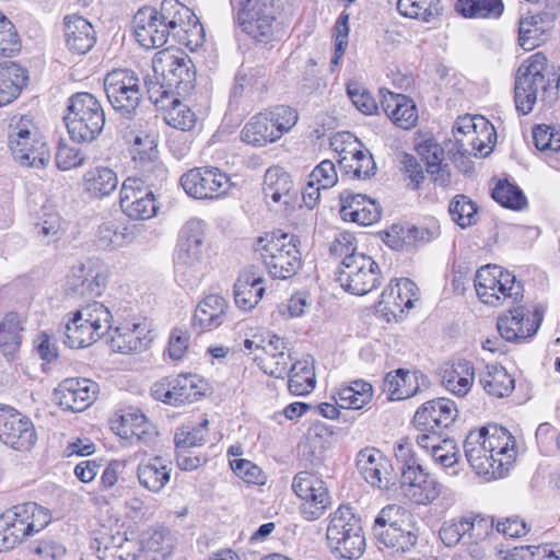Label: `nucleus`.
Masks as SVG:
<instances>
[{
    "instance_id": "14",
    "label": "nucleus",
    "mask_w": 560,
    "mask_h": 560,
    "mask_svg": "<svg viewBox=\"0 0 560 560\" xmlns=\"http://www.w3.org/2000/svg\"><path fill=\"white\" fill-rule=\"evenodd\" d=\"M337 280L346 291L364 295L381 283L380 268L372 257L354 255L340 264Z\"/></svg>"
},
{
    "instance_id": "31",
    "label": "nucleus",
    "mask_w": 560,
    "mask_h": 560,
    "mask_svg": "<svg viewBox=\"0 0 560 560\" xmlns=\"http://www.w3.org/2000/svg\"><path fill=\"white\" fill-rule=\"evenodd\" d=\"M457 413L453 400L433 399L417 409L413 416V425L417 431H428L430 428L446 429L455 421Z\"/></svg>"
},
{
    "instance_id": "41",
    "label": "nucleus",
    "mask_w": 560,
    "mask_h": 560,
    "mask_svg": "<svg viewBox=\"0 0 560 560\" xmlns=\"http://www.w3.org/2000/svg\"><path fill=\"white\" fill-rule=\"evenodd\" d=\"M118 186L117 174L109 167L96 166L85 172L82 187L91 198L102 199L109 196Z\"/></svg>"
},
{
    "instance_id": "49",
    "label": "nucleus",
    "mask_w": 560,
    "mask_h": 560,
    "mask_svg": "<svg viewBox=\"0 0 560 560\" xmlns=\"http://www.w3.org/2000/svg\"><path fill=\"white\" fill-rule=\"evenodd\" d=\"M273 126L267 113H260L244 126L241 131V139L248 144L264 147L279 140Z\"/></svg>"
},
{
    "instance_id": "8",
    "label": "nucleus",
    "mask_w": 560,
    "mask_h": 560,
    "mask_svg": "<svg viewBox=\"0 0 560 560\" xmlns=\"http://www.w3.org/2000/svg\"><path fill=\"white\" fill-rule=\"evenodd\" d=\"M258 250L267 271L273 279H290L302 266L301 252L293 235L271 234L259 238Z\"/></svg>"
},
{
    "instance_id": "55",
    "label": "nucleus",
    "mask_w": 560,
    "mask_h": 560,
    "mask_svg": "<svg viewBox=\"0 0 560 560\" xmlns=\"http://www.w3.org/2000/svg\"><path fill=\"white\" fill-rule=\"evenodd\" d=\"M397 10L404 16L429 23L441 11L439 0H398Z\"/></svg>"
},
{
    "instance_id": "51",
    "label": "nucleus",
    "mask_w": 560,
    "mask_h": 560,
    "mask_svg": "<svg viewBox=\"0 0 560 560\" xmlns=\"http://www.w3.org/2000/svg\"><path fill=\"white\" fill-rule=\"evenodd\" d=\"M410 520L411 514L402 506L388 504L383 508L376 516L373 525V534L377 540H381L385 537V532H395L402 525H408Z\"/></svg>"
},
{
    "instance_id": "45",
    "label": "nucleus",
    "mask_w": 560,
    "mask_h": 560,
    "mask_svg": "<svg viewBox=\"0 0 560 560\" xmlns=\"http://www.w3.org/2000/svg\"><path fill=\"white\" fill-rule=\"evenodd\" d=\"M475 378L474 366L469 361H458L443 370L442 384L456 396H465Z\"/></svg>"
},
{
    "instance_id": "42",
    "label": "nucleus",
    "mask_w": 560,
    "mask_h": 560,
    "mask_svg": "<svg viewBox=\"0 0 560 560\" xmlns=\"http://www.w3.org/2000/svg\"><path fill=\"white\" fill-rule=\"evenodd\" d=\"M24 320L16 312H8L0 320V351L13 360L22 343Z\"/></svg>"
},
{
    "instance_id": "47",
    "label": "nucleus",
    "mask_w": 560,
    "mask_h": 560,
    "mask_svg": "<svg viewBox=\"0 0 560 560\" xmlns=\"http://www.w3.org/2000/svg\"><path fill=\"white\" fill-rule=\"evenodd\" d=\"M288 388L293 395L308 394L315 387L314 359L305 355L291 364L288 372Z\"/></svg>"
},
{
    "instance_id": "10",
    "label": "nucleus",
    "mask_w": 560,
    "mask_h": 560,
    "mask_svg": "<svg viewBox=\"0 0 560 560\" xmlns=\"http://www.w3.org/2000/svg\"><path fill=\"white\" fill-rule=\"evenodd\" d=\"M159 15L179 44L190 49L203 44L205 31L197 15L178 0H163Z\"/></svg>"
},
{
    "instance_id": "29",
    "label": "nucleus",
    "mask_w": 560,
    "mask_h": 560,
    "mask_svg": "<svg viewBox=\"0 0 560 560\" xmlns=\"http://www.w3.org/2000/svg\"><path fill=\"white\" fill-rule=\"evenodd\" d=\"M133 33L137 42L145 49L164 46L171 36L159 11L151 7H144L135 14Z\"/></svg>"
},
{
    "instance_id": "23",
    "label": "nucleus",
    "mask_w": 560,
    "mask_h": 560,
    "mask_svg": "<svg viewBox=\"0 0 560 560\" xmlns=\"http://www.w3.org/2000/svg\"><path fill=\"white\" fill-rule=\"evenodd\" d=\"M151 341L150 326L145 320H126L113 329L108 343L114 352L132 354L147 350Z\"/></svg>"
},
{
    "instance_id": "18",
    "label": "nucleus",
    "mask_w": 560,
    "mask_h": 560,
    "mask_svg": "<svg viewBox=\"0 0 560 560\" xmlns=\"http://www.w3.org/2000/svg\"><path fill=\"white\" fill-rule=\"evenodd\" d=\"M186 194L195 199H218L231 189L230 177L218 167H195L180 177Z\"/></svg>"
},
{
    "instance_id": "32",
    "label": "nucleus",
    "mask_w": 560,
    "mask_h": 560,
    "mask_svg": "<svg viewBox=\"0 0 560 560\" xmlns=\"http://www.w3.org/2000/svg\"><path fill=\"white\" fill-rule=\"evenodd\" d=\"M264 199L269 206L285 208L294 201L296 190L291 175L281 166H270L264 176Z\"/></svg>"
},
{
    "instance_id": "35",
    "label": "nucleus",
    "mask_w": 560,
    "mask_h": 560,
    "mask_svg": "<svg viewBox=\"0 0 560 560\" xmlns=\"http://www.w3.org/2000/svg\"><path fill=\"white\" fill-rule=\"evenodd\" d=\"M438 230L415 226L410 224H393L385 232L384 242L396 250H408L419 244H424L438 236Z\"/></svg>"
},
{
    "instance_id": "60",
    "label": "nucleus",
    "mask_w": 560,
    "mask_h": 560,
    "mask_svg": "<svg viewBox=\"0 0 560 560\" xmlns=\"http://www.w3.org/2000/svg\"><path fill=\"white\" fill-rule=\"evenodd\" d=\"M385 537L378 540L384 546L396 550L397 552L409 551L417 542L418 535L413 532L410 525H402L395 532H385Z\"/></svg>"
},
{
    "instance_id": "37",
    "label": "nucleus",
    "mask_w": 560,
    "mask_h": 560,
    "mask_svg": "<svg viewBox=\"0 0 560 560\" xmlns=\"http://www.w3.org/2000/svg\"><path fill=\"white\" fill-rule=\"evenodd\" d=\"M381 106L387 117L399 128L409 130L418 121V110L412 100L404 94H383Z\"/></svg>"
},
{
    "instance_id": "59",
    "label": "nucleus",
    "mask_w": 560,
    "mask_h": 560,
    "mask_svg": "<svg viewBox=\"0 0 560 560\" xmlns=\"http://www.w3.org/2000/svg\"><path fill=\"white\" fill-rule=\"evenodd\" d=\"M492 198L505 208L522 209L526 205L523 191L508 180H499L492 190Z\"/></svg>"
},
{
    "instance_id": "48",
    "label": "nucleus",
    "mask_w": 560,
    "mask_h": 560,
    "mask_svg": "<svg viewBox=\"0 0 560 560\" xmlns=\"http://www.w3.org/2000/svg\"><path fill=\"white\" fill-rule=\"evenodd\" d=\"M383 388L392 400L410 398L419 389L418 375L415 372L399 369L386 375Z\"/></svg>"
},
{
    "instance_id": "57",
    "label": "nucleus",
    "mask_w": 560,
    "mask_h": 560,
    "mask_svg": "<svg viewBox=\"0 0 560 560\" xmlns=\"http://www.w3.org/2000/svg\"><path fill=\"white\" fill-rule=\"evenodd\" d=\"M452 220L465 229L477 221V206L465 195L455 196L448 207Z\"/></svg>"
},
{
    "instance_id": "56",
    "label": "nucleus",
    "mask_w": 560,
    "mask_h": 560,
    "mask_svg": "<svg viewBox=\"0 0 560 560\" xmlns=\"http://www.w3.org/2000/svg\"><path fill=\"white\" fill-rule=\"evenodd\" d=\"M164 120L167 125L183 130L189 131L195 128L197 124V116L191 108L174 97L170 105L164 109Z\"/></svg>"
},
{
    "instance_id": "61",
    "label": "nucleus",
    "mask_w": 560,
    "mask_h": 560,
    "mask_svg": "<svg viewBox=\"0 0 560 560\" xmlns=\"http://www.w3.org/2000/svg\"><path fill=\"white\" fill-rule=\"evenodd\" d=\"M209 421L203 419L197 428L184 425L178 429L174 436L177 450L200 446L206 442Z\"/></svg>"
},
{
    "instance_id": "25",
    "label": "nucleus",
    "mask_w": 560,
    "mask_h": 560,
    "mask_svg": "<svg viewBox=\"0 0 560 560\" xmlns=\"http://www.w3.org/2000/svg\"><path fill=\"white\" fill-rule=\"evenodd\" d=\"M418 300V288L415 282L409 279L393 281L383 290L376 310L383 316L390 320H399L402 317L405 308L413 307L415 301Z\"/></svg>"
},
{
    "instance_id": "13",
    "label": "nucleus",
    "mask_w": 560,
    "mask_h": 560,
    "mask_svg": "<svg viewBox=\"0 0 560 560\" xmlns=\"http://www.w3.org/2000/svg\"><path fill=\"white\" fill-rule=\"evenodd\" d=\"M493 532V520L480 514H467L443 522L439 535L446 547L478 545Z\"/></svg>"
},
{
    "instance_id": "5",
    "label": "nucleus",
    "mask_w": 560,
    "mask_h": 560,
    "mask_svg": "<svg viewBox=\"0 0 560 560\" xmlns=\"http://www.w3.org/2000/svg\"><path fill=\"white\" fill-rule=\"evenodd\" d=\"M70 137L78 142L96 139L105 125V113L101 102L91 93L79 92L68 102L65 117Z\"/></svg>"
},
{
    "instance_id": "54",
    "label": "nucleus",
    "mask_w": 560,
    "mask_h": 560,
    "mask_svg": "<svg viewBox=\"0 0 560 560\" xmlns=\"http://www.w3.org/2000/svg\"><path fill=\"white\" fill-rule=\"evenodd\" d=\"M501 0H457L456 11L465 18H499L503 12Z\"/></svg>"
},
{
    "instance_id": "33",
    "label": "nucleus",
    "mask_w": 560,
    "mask_h": 560,
    "mask_svg": "<svg viewBox=\"0 0 560 560\" xmlns=\"http://www.w3.org/2000/svg\"><path fill=\"white\" fill-rule=\"evenodd\" d=\"M265 279L255 266L245 268L234 284V300L236 305L244 310H253L265 293Z\"/></svg>"
},
{
    "instance_id": "63",
    "label": "nucleus",
    "mask_w": 560,
    "mask_h": 560,
    "mask_svg": "<svg viewBox=\"0 0 560 560\" xmlns=\"http://www.w3.org/2000/svg\"><path fill=\"white\" fill-rule=\"evenodd\" d=\"M121 428L125 438H136L147 441L152 436L150 424L143 415L128 413L121 417Z\"/></svg>"
},
{
    "instance_id": "9",
    "label": "nucleus",
    "mask_w": 560,
    "mask_h": 560,
    "mask_svg": "<svg viewBox=\"0 0 560 560\" xmlns=\"http://www.w3.org/2000/svg\"><path fill=\"white\" fill-rule=\"evenodd\" d=\"M231 3L237 8L236 20L243 31L257 40L268 42L285 0H231Z\"/></svg>"
},
{
    "instance_id": "1",
    "label": "nucleus",
    "mask_w": 560,
    "mask_h": 560,
    "mask_svg": "<svg viewBox=\"0 0 560 560\" xmlns=\"http://www.w3.org/2000/svg\"><path fill=\"white\" fill-rule=\"evenodd\" d=\"M467 462L479 476L499 479L508 475L516 458V441L503 427L487 425L470 431L464 441Z\"/></svg>"
},
{
    "instance_id": "15",
    "label": "nucleus",
    "mask_w": 560,
    "mask_h": 560,
    "mask_svg": "<svg viewBox=\"0 0 560 560\" xmlns=\"http://www.w3.org/2000/svg\"><path fill=\"white\" fill-rule=\"evenodd\" d=\"M152 179L129 176L120 188V208L132 220H149L156 215L159 206L151 190Z\"/></svg>"
},
{
    "instance_id": "24",
    "label": "nucleus",
    "mask_w": 560,
    "mask_h": 560,
    "mask_svg": "<svg viewBox=\"0 0 560 560\" xmlns=\"http://www.w3.org/2000/svg\"><path fill=\"white\" fill-rule=\"evenodd\" d=\"M357 468L362 478L374 488L387 490L395 485L389 459L375 447H365L358 453Z\"/></svg>"
},
{
    "instance_id": "17",
    "label": "nucleus",
    "mask_w": 560,
    "mask_h": 560,
    "mask_svg": "<svg viewBox=\"0 0 560 560\" xmlns=\"http://www.w3.org/2000/svg\"><path fill=\"white\" fill-rule=\"evenodd\" d=\"M205 394V384L196 374H179L162 378L151 387L154 399L171 406L197 401Z\"/></svg>"
},
{
    "instance_id": "64",
    "label": "nucleus",
    "mask_w": 560,
    "mask_h": 560,
    "mask_svg": "<svg viewBox=\"0 0 560 560\" xmlns=\"http://www.w3.org/2000/svg\"><path fill=\"white\" fill-rule=\"evenodd\" d=\"M533 140L540 151L558 152L560 150V131L547 125L533 128Z\"/></svg>"
},
{
    "instance_id": "43",
    "label": "nucleus",
    "mask_w": 560,
    "mask_h": 560,
    "mask_svg": "<svg viewBox=\"0 0 560 560\" xmlns=\"http://www.w3.org/2000/svg\"><path fill=\"white\" fill-rule=\"evenodd\" d=\"M228 303L218 294L206 296L197 306L194 314V326L200 329L219 327L225 317Z\"/></svg>"
},
{
    "instance_id": "19",
    "label": "nucleus",
    "mask_w": 560,
    "mask_h": 560,
    "mask_svg": "<svg viewBox=\"0 0 560 560\" xmlns=\"http://www.w3.org/2000/svg\"><path fill=\"white\" fill-rule=\"evenodd\" d=\"M124 138L130 143V154L135 168L142 177L151 180L156 175L164 174V168L158 159V144L153 136L127 126L122 130Z\"/></svg>"
},
{
    "instance_id": "46",
    "label": "nucleus",
    "mask_w": 560,
    "mask_h": 560,
    "mask_svg": "<svg viewBox=\"0 0 560 560\" xmlns=\"http://www.w3.org/2000/svg\"><path fill=\"white\" fill-rule=\"evenodd\" d=\"M172 468L165 460L155 456L147 463H140L138 466L137 475L139 482L142 487L150 491H161L170 481Z\"/></svg>"
},
{
    "instance_id": "22",
    "label": "nucleus",
    "mask_w": 560,
    "mask_h": 560,
    "mask_svg": "<svg viewBox=\"0 0 560 560\" xmlns=\"http://www.w3.org/2000/svg\"><path fill=\"white\" fill-rule=\"evenodd\" d=\"M0 516L20 541L26 536L40 532L50 522L48 511L34 502L15 505Z\"/></svg>"
},
{
    "instance_id": "16",
    "label": "nucleus",
    "mask_w": 560,
    "mask_h": 560,
    "mask_svg": "<svg viewBox=\"0 0 560 560\" xmlns=\"http://www.w3.org/2000/svg\"><path fill=\"white\" fill-rule=\"evenodd\" d=\"M292 490L302 501L300 511L306 521L318 520L331 504L326 483L307 471L294 476Z\"/></svg>"
},
{
    "instance_id": "6",
    "label": "nucleus",
    "mask_w": 560,
    "mask_h": 560,
    "mask_svg": "<svg viewBox=\"0 0 560 560\" xmlns=\"http://www.w3.org/2000/svg\"><path fill=\"white\" fill-rule=\"evenodd\" d=\"M475 290L479 300L492 307L514 304L523 299L522 283L497 265H486L477 270Z\"/></svg>"
},
{
    "instance_id": "50",
    "label": "nucleus",
    "mask_w": 560,
    "mask_h": 560,
    "mask_svg": "<svg viewBox=\"0 0 560 560\" xmlns=\"http://www.w3.org/2000/svg\"><path fill=\"white\" fill-rule=\"evenodd\" d=\"M480 384L487 394L494 397L509 396L514 389V378L508 371L497 364L487 365L480 374Z\"/></svg>"
},
{
    "instance_id": "3",
    "label": "nucleus",
    "mask_w": 560,
    "mask_h": 560,
    "mask_svg": "<svg viewBox=\"0 0 560 560\" xmlns=\"http://www.w3.org/2000/svg\"><path fill=\"white\" fill-rule=\"evenodd\" d=\"M8 145L13 159L21 166L43 168L50 161L47 142L27 115H14L11 118Z\"/></svg>"
},
{
    "instance_id": "30",
    "label": "nucleus",
    "mask_w": 560,
    "mask_h": 560,
    "mask_svg": "<svg viewBox=\"0 0 560 560\" xmlns=\"http://www.w3.org/2000/svg\"><path fill=\"white\" fill-rule=\"evenodd\" d=\"M542 317L544 311L538 306L535 307L530 317H525L523 307H516L500 316L497 327L506 341L524 340L538 331Z\"/></svg>"
},
{
    "instance_id": "38",
    "label": "nucleus",
    "mask_w": 560,
    "mask_h": 560,
    "mask_svg": "<svg viewBox=\"0 0 560 560\" xmlns=\"http://www.w3.org/2000/svg\"><path fill=\"white\" fill-rule=\"evenodd\" d=\"M65 37L68 49L78 55L89 52L96 42L93 25L78 15L65 19Z\"/></svg>"
},
{
    "instance_id": "4",
    "label": "nucleus",
    "mask_w": 560,
    "mask_h": 560,
    "mask_svg": "<svg viewBox=\"0 0 560 560\" xmlns=\"http://www.w3.org/2000/svg\"><path fill=\"white\" fill-rule=\"evenodd\" d=\"M112 319V313L103 303H89L66 323L63 342L74 349L89 347L109 331Z\"/></svg>"
},
{
    "instance_id": "28",
    "label": "nucleus",
    "mask_w": 560,
    "mask_h": 560,
    "mask_svg": "<svg viewBox=\"0 0 560 560\" xmlns=\"http://www.w3.org/2000/svg\"><path fill=\"white\" fill-rule=\"evenodd\" d=\"M98 385L89 378H67L55 389V399L66 410L83 411L96 399Z\"/></svg>"
},
{
    "instance_id": "40",
    "label": "nucleus",
    "mask_w": 560,
    "mask_h": 560,
    "mask_svg": "<svg viewBox=\"0 0 560 560\" xmlns=\"http://www.w3.org/2000/svg\"><path fill=\"white\" fill-rule=\"evenodd\" d=\"M205 246L177 243L174 259L175 271L187 280L198 279L205 270Z\"/></svg>"
},
{
    "instance_id": "36",
    "label": "nucleus",
    "mask_w": 560,
    "mask_h": 560,
    "mask_svg": "<svg viewBox=\"0 0 560 560\" xmlns=\"http://www.w3.org/2000/svg\"><path fill=\"white\" fill-rule=\"evenodd\" d=\"M555 12L536 15L526 14L518 23V44L525 50H532L546 40V32L556 19Z\"/></svg>"
},
{
    "instance_id": "26",
    "label": "nucleus",
    "mask_w": 560,
    "mask_h": 560,
    "mask_svg": "<svg viewBox=\"0 0 560 560\" xmlns=\"http://www.w3.org/2000/svg\"><path fill=\"white\" fill-rule=\"evenodd\" d=\"M107 270L97 259L72 267L68 277V290L81 296L100 295L106 285Z\"/></svg>"
},
{
    "instance_id": "7",
    "label": "nucleus",
    "mask_w": 560,
    "mask_h": 560,
    "mask_svg": "<svg viewBox=\"0 0 560 560\" xmlns=\"http://www.w3.org/2000/svg\"><path fill=\"white\" fill-rule=\"evenodd\" d=\"M326 536L331 551L343 559H358L364 552L361 522L349 506H340L332 513Z\"/></svg>"
},
{
    "instance_id": "34",
    "label": "nucleus",
    "mask_w": 560,
    "mask_h": 560,
    "mask_svg": "<svg viewBox=\"0 0 560 560\" xmlns=\"http://www.w3.org/2000/svg\"><path fill=\"white\" fill-rule=\"evenodd\" d=\"M340 215L345 221L371 225L381 217L376 202L365 195L345 191L340 195Z\"/></svg>"
},
{
    "instance_id": "11",
    "label": "nucleus",
    "mask_w": 560,
    "mask_h": 560,
    "mask_svg": "<svg viewBox=\"0 0 560 560\" xmlns=\"http://www.w3.org/2000/svg\"><path fill=\"white\" fill-rule=\"evenodd\" d=\"M106 96L113 108L128 117L139 106L142 98L140 79L129 69H115L104 80Z\"/></svg>"
},
{
    "instance_id": "52",
    "label": "nucleus",
    "mask_w": 560,
    "mask_h": 560,
    "mask_svg": "<svg viewBox=\"0 0 560 560\" xmlns=\"http://www.w3.org/2000/svg\"><path fill=\"white\" fill-rule=\"evenodd\" d=\"M132 238V233L119 219L105 220L97 230L98 245L105 249L120 247Z\"/></svg>"
},
{
    "instance_id": "58",
    "label": "nucleus",
    "mask_w": 560,
    "mask_h": 560,
    "mask_svg": "<svg viewBox=\"0 0 560 560\" xmlns=\"http://www.w3.org/2000/svg\"><path fill=\"white\" fill-rule=\"evenodd\" d=\"M138 541L141 542V555H161L167 556L171 552V538L165 530L153 529L138 535Z\"/></svg>"
},
{
    "instance_id": "21",
    "label": "nucleus",
    "mask_w": 560,
    "mask_h": 560,
    "mask_svg": "<svg viewBox=\"0 0 560 560\" xmlns=\"http://www.w3.org/2000/svg\"><path fill=\"white\" fill-rule=\"evenodd\" d=\"M399 489L410 502L417 505H429L441 495L443 486L420 466L407 467L400 476Z\"/></svg>"
},
{
    "instance_id": "27",
    "label": "nucleus",
    "mask_w": 560,
    "mask_h": 560,
    "mask_svg": "<svg viewBox=\"0 0 560 560\" xmlns=\"http://www.w3.org/2000/svg\"><path fill=\"white\" fill-rule=\"evenodd\" d=\"M488 124V120L483 117L469 115L459 117L454 126L457 150L464 154L486 156L489 153V148L485 140L480 138L478 129L489 138L491 132Z\"/></svg>"
},
{
    "instance_id": "20",
    "label": "nucleus",
    "mask_w": 560,
    "mask_h": 560,
    "mask_svg": "<svg viewBox=\"0 0 560 560\" xmlns=\"http://www.w3.org/2000/svg\"><path fill=\"white\" fill-rule=\"evenodd\" d=\"M0 441L15 451L30 452L37 442V432L26 416L12 408H0Z\"/></svg>"
},
{
    "instance_id": "2",
    "label": "nucleus",
    "mask_w": 560,
    "mask_h": 560,
    "mask_svg": "<svg viewBox=\"0 0 560 560\" xmlns=\"http://www.w3.org/2000/svg\"><path fill=\"white\" fill-rule=\"evenodd\" d=\"M560 77L551 74L547 57L536 52L517 69L514 82L515 108L522 115L529 114L538 98L549 102L557 98Z\"/></svg>"
},
{
    "instance_id": "39",
    "label": "nucleus",
    "mask_w": 560,
    "mask_h": 560,
    "mask_svg": "<svg viewBox=\"0 0 560 560\" xmlns=\"http://www.w3.org/2000/svg\"><path fill=\"white\" fill-rule=\"evenodd\" d=\"M27 81L28 72L20 65L12 61L0 63V107L16 100Z\"/></svg>"
},
{
    "instance_id": "12",
    "label": "nucleus",
    "mask_w": 560,
    "mask_h": 560,
    "mask_svg": "<svg viewBox=\"0 0 560 560\" xmlns=\"http://www.w3.org/2000/svg\"><path fill=\"white\" fill-rule=\"evenodd\" d=\"M152 69L155 77L174 88L179 93L188 92L196 79L191 59L180 50L164 49L155 54L152 59Z\"/></svg>"
},
{
    "instance_id": "44",
    "label": "nucleus",
    "mask_w": 560,
    "mask_h": 560,
    "mask_svg": "<svg viewBox=\"0 0 560 560\" xmlns=\"http://www.w3.org/2000/svg\"><path fill=\"white\" fill-rule=\"evenodd\" d=\"M373 397L372 385L362 380L341 385L332 395L334 401L342 409H361Z\"/></svg>"
},
{
    "instance_id": "53",
    "label": "nucleus",
    "mask_w": 560,
    "mask_h": 560,
    "mask_svg": "<svg viewBox=\"0 0 560 560\" xmlns=\"http://www.w3.org/2000/svg\"><path fill=\"white\" fill-rule=\"evenodd\" d=\"M427 164V172L433 182L440 186L451 183V171L444 161V150L438 143H428L422 152Z\"/></svg>"
},
{
    "instance_id": "62",
    "label": "nucleus",
    "mask_w": 560,
    "mask_h": 560,
    "mask_svg": "<svg viewBox=\"0 0 560 560\" xmlns=\"http://www.w3.org/2000/svg\"><path fill=\"white\" fill-rule=\"evenodd\" d=\"M266 113L271 124L275 125L273 129L276 132H278L279 139L283 133L290 131L299 120L298 112L294 108L285 105L276 106Z\"/></svg>"
}]
</instances>
